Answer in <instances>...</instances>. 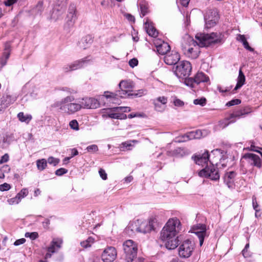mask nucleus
I'll use <instances>...</instances> for the list:
<instances>
[{
  "mask_svg": "<svg viewBox=\"0 0 262 262\" xmlns=\"http://www.w3.org/2000/svg\"><path fill=\"white\" fill-rule=\"evenodd\" d=\"M86 62V60L83 59L75 61L73 63H71L73 71L82 68Z\"/></svg>",
  "mask_w": 262,
  "mask_h": 262,
  "instance_id": "obj_31",
  "label": "nucleus"
},
{
  "mask_svg": "<svg viewBox=\"0 0 262 262\" xmlns=\"http://www.w3.org/2000/svg\"><path fill=\"white\" fill-rule=\"evenodd\" d=\"M181 222L176 217L169 219L163 228L160 234L161 239L165 243V247L168 250L176 248L179 240L177 234Z\"/></svg>",
  "mask_w": 262,
  "mask_h": 262,
  "instance_id": "obj_2",
  "label": "nucleus"
},
{
  "mask_svg": "<svg viewBox=\"0 0 262 262\" xmlns=\"http://www.w3.org/2000/svg\"><path fill=\"white\" fill-rule=\"evenodd\" d=\"M170 46L168 43L165 41L163 42V43L161 44L160 46H159L158 49H157L158 53L161 55L166 54L168 52L170 51Z\"/></svg>",
  "mask_w": 262,
  "mask_h": 262,
  "instance_id": "obj_27",
  "label": "nucleus"
},
{
  "mask_svg": "<svg viewBox=\"0 0 262 262\" xmlns=\"http://www.w3.org/2000/svg\"><path fill=\"white\" fill-rule=\"evenodd\" d=\"M206 99L202 97L200 99H196L193 100V103L195 105H200L201 106H204L206 104Z\"/></svg>",
  "mask_w": 262,
  "mask_h": 262,
  "instance_id": "obj_42",
  "label": "nucleus"
},
{
  "mask_svg": "<svg viewBox=\"0 0 262 262\" xmlns=\"http://www.w3.org/2000/svg\"><path fill=\"white\" fill-rule=\"evenodd\" d=\"M245 76L243 72L240 69L239 71L238 76L237 79V83H236V86L234 88V90H233V91L234 92V91H237V90L239 89L245 84ZM233 93H234V92H233Z\"/></svg>",
  "mask_w": 262,
  "mask_h": 262,
  "instance_id": "obj_26",
  "label": "nucleus"
},
{
  "mask_svg": "<svg viewBox=\"0 0 262 262\" xmlns=\"http://www.w3.org/2000/svg\"><path fill=\"white\" fill-rule=\"evenodd\" d=\"M17 117L21 122H25L26 123H29L32 119V116L31 115H25L23 112L19 113L17 115Z\"/></svg>",
  "mask_w": 262,
  "mask_h": 262,
  "instance_id": "obj_35",
  "label": "nucleus"
},
{
  "mask_svg": "<svg viewBox=\"0 0 262 262\" xmlns=\"http://www.w3.org/2000/svg\"><path fill=\"white\" fill-rule=\"evenodd\" d=\"M36 165L38 170L42 171L47 166V161L45 159L38 160L36 161Z\"/></svg>",
  "mask_w": 262,
  "mask_h": 262,
  "instance_id": "obj_37",
  "label": "nucleus"
},
{
  "mask_svg": "<svg viewBox=\"0 0 262 262\" xmlns=\"http://www.w3.org/2000/svg\"><path fill=\"white\" fill-rule=\"evenodd\" d=\"M9 156L8 154H5L3 155L0 160V164H2L4 163L7 162L9 161Z\"/></svg>",
  "mask_w": 262,
  "mask_h": 262,
  "instance_id": "obj_58",
  "label": "nucleus"
},
{
  "mask_svg": "<svg viewBox=\"0 0 262 262\" xmlns=\"http://www.w3.org/2000/svg\"><path fill=\"white\" fill-rule=\"evenodd\" d=\"M252 205L253 209L255 210L256 212H257L258 211L257 209L258 207V205L257 203L256 198L254 196L252 198Z\"/></svg>",
  "mask_w": 262,
  "mask_h": 262,
  "instance_id": "obj_61",
  "label": "nucleus"
},
{
  "mask_svg": "<svg viewBox=\"0 0 262 262\" xmlns=\"http://www.w3.org/2000/svg\"><path fill=\"white\" fill-rule=\"evenodd\" d=\"M138 8L140 12V14L141 17H143L149 13L148 4L144 0L139 1Z\"/></svg>",
  "mask_w": 262,
  "mask_h": 262,
  "instance_id": "obj_24",
  "label": "nucleus"
},
{
  "mask_svg": "<svg viewBox=\"0 0 262 262\" xmlns=\"http://www.w3.org/2000/svg\"><path fill=\"white\" fill-rule=\"evenodd\" d=\"M174 69L176 75L179 78H184L190 75L192 68L189 61H182L177 64Z\"/></svg>",
  "mask_w": 262,
  "mask_h": 262,
  "instance_id": "obj_5",
  "label": "nucleus"
},
{
  "mask_svg": "<svg viewBox=\"0 0 262 262\" xmlns=\"http://www.w3.org/2000/svg\"><path fill=\"white\" fill-rule=\"evenodd\" d=\"M82 108L95 109L100 106V103L97 99L93 98H85L82 99L81 103Z\"/></svg>",
  "mask_w": 262,
  "mask_h": 262,
  "instance_id": "obj_13",
  "label": "nucleus"
},
{
  "mask_svg": "<svg viewBox=\"0 0 262 262\" xmlns=\"http://www.w3.org/2000/svg\"><path fill=\"white\" fill-rule=\"evenodd\" d=\"M125 16L126 18L128 21H129L130 22H134V23L135 22V17H134L133 15H132V14H128V13H127V14H126L125 15Z\"/></svg>",
  "mask_w": 262,
  "mask_h": 262,
  "instance_id": "obj_63",
  "label": "nucleus"
},
{
  "mask_svg": "<svg viewBox=\"0 0 262 262\" xmlns=\"http://www.w3.org/2000/svg\"><path fill=\"white\" fill-rule=\"evenodd\" d=\"M67 19L69 25H72L77 19L76 6L74 4L69 6Z\"/></svg>",
  "mask_w": 262,
  "mask_h": 262,
  "instance_id": "obj_21",
  "label": "nucleus"
},
{
  "mask_svg": "<svg viewBox=\"0 0 262 262\" xmlns=\"http://www.w3.org/2000/svg\"><path fill=\"white\" fill-rule=\"evenodd\" d=\"M184 154L183 149L180 147H178L172 151H167V155L168 156L182 157Z\"/></svg>",
  "mask_w": 262,
  "mask_h": 262,
  "instance_id": "obj_32",
  "label": "nucleus"
},
{
  "mask_svg": "<svg viewBox=\"0 0 262 262\" xmlns=\"http://www.w3.org/2000/svg\"><path fill=\"white\" fill-rule=\"evenodd\" d=\"M82 108V105L80 103H70L66 105H61L60 109L69 114H73L79 111Z\"/></svg>",
  "mask_w": 262,
  "mask_h": 262,
  "instance_id": "obj_14",
  "label": "nucleus"
},
{
  "mask_svg": "<svg viewBox=\"0 0 262 262\" xmlns=\"http://www.w3.org/2000/svg\"><path fill=\"white\" fill-rule=\"evenodd\" d=\"M194 247L195 244L193 241L189 239L184 241L179 248V255L183 258L189 257L192 255Z\"/></svg>",
  "mask_w": 262,
  "mask_h": 262,
  "instance_id": "obj_6",
  "label": "nucleus"
},
{
  "mask_svg": "<svg viewBox=\"0 0 262 262\" xmlns=\"http://www.w3.org/2000/svg\"><path fill=\"white\" fill-rule=\"evenodd\" d=\"M237 173L234 171H230L226 172L224 177V181L226 185L229 187L231 188L233 186L234 179Z\"/></svg>",
  "mask_w": 262,
  "mask_h": 262,
  "instance_id": "obj_22",
  "label": "nucleus"
},
{
  "mask_svg": "<svg viewBox=\"0 0 262 262\" xmlns=\"http://www.w3.org/2000/svg\"><path fill=\"white\" fill-rule=\"evenodd\" d=\"M62 241L60 238H53L51 245L48 248V253L45 255V258L47 259L51 256L52 253L55 252L56 249L61 247Z\"/></svg>",
  "mask_w": 262,
  "mask_h": 262,
  "instance_id": "obj_16",
  "label": "nucleus"
},
{
  "mask_svg": "<svg viewBox=\"0 0 262 262\" xmlns=\"http://www.w3.org/2000/svg\"><path fill=\"white\" fill-rule=\"evenodd\" d=\"M99 173L100 174V177L102 178V179L105 180L107 179V174L105 172V171L102 169L100 168L99 170Z\"/></svg>",
  "mask_w": 262,
  "mask_h": 262,
  "instance_id": "obj_56",
  "label": "nucleus"
},
{
  "mask_svg": "<svg viewBox=\"0 0 262 262\" xmlns=\"http://www.w3.org/2000/svg\"><path fill=\"white\" fill-rule=\"evenodd\" d=\"M209 157L208 152L207 151L202 155L199 154L193 156L192 159H193L196 164L203 166L205 164H208Z\"/></svg>",
  "mask_w": 262,
  "mask_h": 262,
  "instance_id": "obj_19",
  "label": "nucleus"
},
{
  "mask_svg": "<svg viewBox=\"0 0 262 262\" xmlns=\"http://www.w3.org/2000/svg\"><path fill=\"white\" fill-rule=\"evenodd\" d=\"M241 103V100L239 99H233L231 101H228L226 104L227 106H231L239 104Z\"/></svg>",
  "mask_w": 262,
  "mask_h": 262,
  "instance_id": "obj_44",
  "label": "nucleus"
},
{
  "mask_svg": "<svg viewBox=\"0 0 262 262\" xmlns=\"http://www.w3.org/2000/svg\"><path fill=\"white\" fill-rule=\"evenodd\" d=\"M235 122V119H230V116L229 117L226 118L224 119L221 120L219 122L218 126L220 128H225L228 126L230 123Z\"/></svg>",
  "mask_w": 262,
  "mask_h": 262,
  "instance_id": "obj_30",
  "label": "nucleus"
},
{
  "mask_svg": "<svg viewBox=\"0 0 262 262\" xmlns=\"http://www.w3.org/2000/svg\"><path fill=\"white\" fill-rule=\"evenodd\" d=\"M153 101L158 103H161L162 105H165L167 102V98L165 96H160L154 99Z\"/></svg>",
  "mask_w": 262,
  "mask_h": 262,
  "instance_id": "obj_40",
  "label": "nucleus"
},
{
  "mask_svg": "<svg viewBox=\"0 0 262 262\" xmlns=\"http://www.w3.org/2000/svg\"><path fill=\"white\" fill-rule=\"evenodd\" d=\"M26 240L24 238H20L18 239H17L15 241L14 243V245L15 246H17L19 245H20L21 244H24L26 242Z\"/></svg>",
  "mask_w": 262,
  "mask_h": 262,
  "instance_id": "obj_59",
  "label": "nucleus"
},
{
  "mask_svg": "<svg viewBox=\"0 0 262 262\" xmlns=\"http://www.w3.org/2000/svg\"><path fill=\"white\" fill-rule=\"evenodd\" d=\"M65 10L66 8L63 5H56L53 8L50 19L56 21L60 18Z\"/></svg>",
  "mask_w": 262,
  "mask_h": 262,
  "instance_id": "obj_15",
  "label": "nucleus"
},
{
  "mask_svg": "<svg viewBox=\"0 0 262 262\" xmlns=\"http://www.w3.org/2000/svg\"><path fill=\"white\" fill-rule=\"evenodd\" d=\"M251 112V108L249 107H245L241 109L234 111L230 115V119H239L241 117H244L246 115L249 114Z\"/></svg>",
  "mask_w": 262,
  "mask_h": 262,
  "instance_id": "obj_20",
  "label": "nucleus"
},
{
  "mask_svg": "<svg viewBox=\"0 0 262 262\" xmlns=\"http://www.w3.org/2000/svg\"><path fill=\"white\" fill-rule=\"evenodd\" d=\"M219 12L216 9H208L204 15L205 28L209 29L215 26L219 19Z\"/></svg>",
  "mask_w": 262,
  "mask_h": 262,
  "instance_id": "obj_7",
  "label": "nucleus"
},
{
  "mask_svg": "<svg viewBox=\"0 0 262 262\" xmlns=\"http://www.w3.org/2000/svg\"><path fill=\"white\" fill-rule=\"evenodd\" d=\"M144 90L141 89L137 91V93H129L128 94V96H134V97H141L143 95H144Z\"/></svg>",
  "mask_w": 262,
  "mask_h": 262,
  "instance_id": "obj_51",
  "label": "nucleus"
},
{
  "mask_svg": "<svg viewBox=\"0 0 262 262\" xmlns=\"http://www.w3.org/2000/svg\"><path fill=\"white\" fill-rule=\"evenodd\" d=\"M62 70L65 73L73 71L71 64L64 66L63 67Z\"/></svg>",
  "mask_w": 262,
  "mask_h": 262,
  "instance_id": "obj_62",
  "label": "nucleus"
},
{
  "mask_svg": "<svg viewBox=\"0 0 262 262\" xmlns=\"http://www.w3.org/2000/svg\"><path fill=\"white\" fill-rule=\"evenodd\" d=\"M43 10V2L39 1L36 6L32 9V13L35 15H41Z\"/></svg>",
  "mask_w": 262,
  "mask_h": 262,
  "instance_id": "obj_34",
  "label": "nucleus"
},
{
  "mask_svg": "<svg viewBox=\"0 0 262 262\" xmlns=\"http://www.w3.org/2000/svg\"><path fill=\"white\" fill-rule=\"evenodd\" d=\"M117 252L113 247H108L103 252L101 255L102 260L105 262H112L115 259Z\"/></svg>",
  "mask_w": 262,
  "mask_h": 262,
  "instance_id": "obj_11",
  "label": "nucleus"
},
{
  "mask_svg": "<svg viewBox=\"0 0 262 262\" xmlns=\"http://www.w3.org/2000/svg\"><path fill=\"white\" fill-rule=\"evenodd\" d=\"M153 103L154 104L155 110L157 111H163L165 108V105H162L161 103H158L154 101Z\"/></svg>",
  "mask_w": 262,
  "mask_h": 262,
  "instance_id": "obj_46",
  "label": "nucleus"
},
{
  "mask_svg": "<svg viewBox=\"0 0 262 262\" xmlns=\"http://www.w3.org/2000/svg\"><path fill=\"white\" fill-rule=\"evenodd\" d=\"M145 28L148 34L152 37H156L158 33L156 29L150 24L148 21V19L146 18V20L144 23Z\"/></svg>",
  "mask_w": 262,
  "mask_h": 262,
  "instance_id": "obj_25",
  "label": "nucleus"
},
{
  "mask_svg": "<svg viewBox=\"0 0 262 262\" xmlns=\"http://www.w3.org/2000/svg\"><path fill=\"white\" fill-rule=\"evenodd\" d=\"M11 50V43L10 41H7L4 45V51L3 52V53H4V55L6 56L7 57H8V56H10Z\"/></svg>",
  "mask_w": 262,
  "mask_h": 262,
  "instance_id": "obj_39",
  "label": "nucleus"
},
{
  "mask_svg": "<svg viewBox=\"0 0 262 262\" xmlns=\"http://www.w3.org/2000/svg\"><path fill=\"white\" fill-rule=\"evenodd\" d=\"M9 57L10 56H8V57H7L6 56L4 55V53H3V55L0 58V64L2 67L5 66L7 64V60L9 59Z\"/></svg>",
  "mask_w": 262,
  "mask_h": 262,
  "instance_id": "obj_50",
  "label": "nucleus"
},
{
  "mask_svg": "<svg viewBox=\"0 0 262 262\" xmlns=\"http://www.w3.org/2000/svg\"><path fill=\"white\" fill-rule=\"evenodd\" d=\"M26 237H29L32 240H34L38 237V233L36 232H26L25 234Z\"/></svg>",
  "mask_w": 262,
  "mask_h": 262,
  "instance_id": "obj_43",
  "label": "nucleus"
},
{
  "mask_svg": "<svg viewBox=\"0 0 262 262\" xmlns=\"http://www.w3.org/2000/svg\"><path fill=\"white\" fill-rule=\"evenodd\" d=\"M21 201L20 197L17 194L14 198L8 199L7 200L8 203L9 205H12L14 204H17Z\"/></svg>",
  "mask_w": 262,
  "mask_h": 262,
  "instance_id": "obj_41",
  "label": "nucleus"
},
{
  "mask_svg": "<svg viewBox=\"0 0 262 262\" xmlns=\"http://www.w3.org/2000/svg\"><path fill=\"white\" fill-rule=\"evenodd\" d=\"M16 97L10 95H7L3 100V104L8 106L16 101Z\"/></svg>",
  "mask_w": 262,
  "mask_h": 262,
  "instance_id": "obj_38",
  "label": "nucleus"
},
{
  "mask_svg": "<svg viewBox=\"0 0 262 262\" xmlns=\"http://www.w3.org/2000/svg\"><path fill=\"white\" fill-rule=\"evenodd\" d=\"M119 86L120 89H124L130 92V90L134 88V83L130 80H121L119 84Z\"/></svg>",
  "mask_w": 262,
  "mask_h": 262,
  "instance_id": "obj_28",
  "label": "nucleus"
},
{
  "mask_svg": "<svg viewBox=\"0 0 262 262\" xmlns=\"http://www.w3.org/2000/svg\"><path fill=\"white\" fill-rule=\"evenodd\" d=\"M70 127L74 130H77L79 129L78 123L76 120H73L70 121L69 123Z\"/></svg>",
  "mask_w": 262,
  "mask_h": 262,
  "instance_id": "obj_45",
  "label": "nucleus"
},
{
  "mask_svg": "<svg viewBox=\"0 0 262 262\" xmlns=\"http://www.w3.org/2000/svg\"><path fill=\"white\" fill-rule=\"evenodd\" d=\"M173 104L175 106L179 107L182 106L184 105V103L183 101L176 98L173 100Z\"/></svg>",
  "mask_w": 262,
  "mask_h": 262,
  "instance_id": "obj_55",
  "label": "nucleus"
},
{
  "mask_svg": "<svg viewBox=\"0 0 262 262\" xmlns=\"http://www.w3.org/2000/svg\"><path fill=\"white\" fill-rule=\"evenodd\" d=\"M110 110H111V108L108 109L107 110V111H109V112H106L107 116L110 118L118 119L119 118L118 113H113L112 112H113V111H110Z\"/></svg>",
  "mask_w": 262,
  "mask_h": 262,
  "instance_id": "obj_48",
  "label": "nucleus"
},
{
  "mask_svg": "<svg viewBox=\"0 0 262 262\" xmlns=\"http://www.w3.org/2000/svg\"><path fill=\"white\" fill-rule=\"evenodd\" d=\"M68 171V170L67 169L60 168L56 170L55 174L58 176H61L63 174L67 173Z\"/></svg>",
  "mask_w": 262,
  "mask_h": 262,
  "instance_id": "obj_49",
  "label": "nucleus"
},
{
  "mask_svg": "<svg viewBox=\"0 0 262 262\" xmlns=\"http://www.w3.org/2000/svg\"><path fill=\"white\" fill-rule=\"evenodd\" d=\"M180 56L179 53L172 51L170 54H166L164 57V61L168 65L176 64L180 60Z\"/></svg>",
  "mask_w": 262,
  "mask_h": 262,
  "instance_id": "obj_17",
  "label": "nucleus"
},
{
  "mask_svg": "<svg viewBox=\"0 0 262 262\" xmlns=\"http://www.w3.org/2000/svg\"><path fill=\"white\" fill-rule=\"evenodd\" d=\"M93 41L92 37L90 35H86L79 42V48L83 50L86 49L92 43Z\"/></svg>",
  "mask_w": 262,
  "mask_h": 262,
  "instance_id": "obj_23",
  "label": "nucleus"
},
{
  "mask_svg": "<svg viewBox=\"0 0 262 262\" xmlns=\"http://www.w3.org/2000/svg\"><path fill=\"white\" fill-rule=\"evenodd\" d=\"M157 220L156 217L152 216L149 219L148 223L146 225H141L140 227L136 228V230L140 233H146L154 230V224L157 223Z\"/></svg>",
  "mask_w": 262,
  "mask_h": 262,
  "instance_id": "obj_12",
  "label": "nucleus"
},
{
  "mask_svg": "<svg viewBox=\"0 0 262 262\" xmlns=\"http://www.w3.org/2000/svg\"><path fill=\"white\" fill-rule=\"evenodd\" d=\"M95 239L92 237H89L86 240L80 242L81 246L84 248H87L91 247L94 243Z\"/></svg>",
  "mask_w": 262,
  "mask_h": 262,
  "instance_id": "obj_36",
  "label": "nucleus"
},
{
  "mask_svg": "<svg viewBox=\"0 0 262 262\" xmlns=\"http://www.w3.org/2000/svg\"><path fill=\"white\" fill-rule=\"evenodd\" d=\"M10 188V185L7 183H5L0 185V191H7L9 190Z\"/></svg>",
  "mask_w": 262,
  "mask_h": 262,
  "instance_id": "obj_52",
  "label": "nucleus"
},
{
  "mask_svg": "<svg viewBox=\"0 0 262 262\" xmlns=\"http://www.w3.org/2000/svg\"><path fill=\"white\" fill-rule=\"evenodd\" d=\"M237 40L242 42L244 48L250 52H253L254 51V49L249 46L244 35L238 34L237 37Z\"/></svg>",
  "mask_w": 262,
  "mask_h": 262,
  "instance_id": "obj_29",
  "label": "nucleus"
},
{
  "mask_svg": "<svg viewBox=\"0 0 262 262\" xmlns=\"http://www.w3.org/2000/svg\"><path fill=\"white\" fill-rule=\"evenodd\" d=\"M129 65L132 68L137 66L138 63V60L136 58H133L129 61Z\"/></svg>",
  "mask_w": 262,
  "mask_h": 262,
  "instance_id": "obj_57",
  "label": "nucleus"
},
{
  "mask_svg": "<svg viewBox=\"0 0 262 262\" xmlns=\"http://www.w3.org/2000/svg\"><path fill=\"white\" fill-rule=\"evenodd\" d=\"M224 35L220 32H212L210 34L200 33L195 36L194 40L191 36L186 34L183 38L182 49L183 53L188 57L196 59L200 53V47H209L223 42Z\"/></svg>",
  "mask_w": 262,
  "mask_h": 262,
  "instance_id": "obj_1",
  "label": "nucleus"
},
{
  "mask_svg": "<svg viewBox=\"0 0 262 262\" xmlns=\"http://www.w3.org/2000/svg\"><path fill=\"white\" fill-rule=\"evenodd\" d=\"M199 176L214 181H218L220 177L218 168L213 164L210 166L207 165L200 170L199 172Z\"/></svg>",
  "mask_w": 262,
  "mask_h": 262,
  "instance_id": "obj_4",
  "label": "nucleus"
},
{
  "mask_svg": "<svg viewBox=\"0 0 262 262\" xmlns=\"http://www.w3.org/2000/svg\"><path fill=\"white\" fill-rule=\"evenodd\" d=\"M28 193V191L27 189H23L17 194V195H18V196L20 197V199L21 200L23 198L27 196Z\"/></svg>",
  "mask_w": 262,
  "mask_h": 262,
  "instance_id": "obj_54",
  "label": "nucleus"
},
{
  "mask_svg": "<svg viewBox=\"0 0 262 262\" xmlns=\"http://www.w3.org/2000/svg\"><path fill=\"white\" fill-rule=\"evenodd\" d=\"M193 232L195 233L199 239L200 246L203 244L204 238L208 236L206 231V226L204 224H198L192 228Z\"/></svg>",
  "mask_w": 262,
  "mask_h": 262,
  "instance_id": "obj_10",
  "label": "nucleus"
},
{
  "mask_svg": "<svg viewBox=\"0 0 262 262\" xmlns=\"http://www.w3.org/2000/svg\"><path fill=\"white\" fill-rule=\"evenodd\" d=\"M75 99V98L73 96H68L62 99L60 101L58 102L57 103V105L60 107L61 105H66L67 104H69L72 103Z\"/></svg>",
  "mask_w": 262,
  "mask_h": 262,
  "instance_id": "obj_33",
  "label": "nucleus"
},
{
  "mask_svg": "<svg viewBox=\"0 0 262 262\" xmlns=\"http://www.w3.org/2000/svg\"><path fill=\"white\" fill-rule=\"evenodd\" d=\"M124 258L126 262H133L136 257L138 247L137 244L131 239L125 241L123 245Z\"/></svg>",
  "mask_w": 262,
  "mask_h": 262,
  "instance_id": "obj_3",
  "label": "nucleus"
},
{
  "mask_svg": "<svg viewBox=\"0 0 262 262\" xmlns=\"http://www.w3.org/2000/svg\"><path fill=\"white\" fill-rule=\"evenodd\" d=\"M59 161L60 160L59 159L55 158L53 157H50L48 159V163L50 164H53L54 166H56V165H57L59 163Z\"/></svg>",
  "mask_w": 262,
  "mask_h": 262,
  "instance_id": "obj_47",
  "label": "nucleus"
},
{
  "mask_svg": "<svg viewBox=\"0 0 262 262\" xmlns=\"http://www.w3.org/2000/svg\"><path fill=\"white\" fill-rule=\"evenodd\" d=\"M209 81V78L203 72H198L194 78H189L186 79L185 83L186 85L191 88H194L200 83L207 82Z\"/></svg>",
  "mask_w": 262,
  "mask_h": 262,
  "instance_id": "obj_8",
  "label": "nucleus"
},
{
  "mask_svg": "<svg viewBox=\"0 0 262 262\" xmlns=\"http://www.w3.org/2000/svg\"><path fill=\"white\" fill-rule=\"evenodd\" d=\"M203 136V132L202 130L198 129L195 131L190 132L185 134L182 137V140H179L178 142H185L188 140L194 139H200Z\"/></svg>",
  "mask_w": 262,
  "mask_h": 262,
  "instance_id": "obj_18",
  "label": "nucleus"
},
{
  "mask_svg": "<svg viewBox=\"0 0 262 262\" xmlns=\"http://www.w3.org/2000/svg\"><path fill=\"white\" fill-rule=\"evenodd\" d=\"M86 150L89 152L97 151L98 150V147L96 144H92L86 147Z\"/></svg>",
  "mask_w": 262,
  "mask_h": 262,
  "instance_id": "obj_53",
  "label": "nucleus"
},
{
  "mask_svg": "<svg viewBox=\"0 0 262 262\" xmlns=\"http://www.w3.org/2000/svg\"><path fill=\"white\" fill-rule=\"evenodd\" d=\"M18 0H5L4 2L5 6L10 7L16 3Z\"/></svg>",
  "mask_w": 262,
  "mask_h": 262,
  "instance_id": "obj_60",
  "label": "nucleus"
},
{
  "mask_svg": "<svg viewBox=\"0 0 262 262\" xmlns=\"http://www.w3.org/2000/svg\"><path fill=\"white\" fill-rule=\"evenodd\" d=\"M163 42H164V41H162V40H161L160 39H155L154 40V43L155 46H156L157 49H158V47H159V46H160V45L163 43Z\"/></svg>",
  "mask_w": 262,
  "mask_h": 262,
  "instance_id": "obj_64",
  "label": "nucleus"
},
{
  "mask_svg": "<svg viewBox=\"0 0 262 262\" xmlns=\"http://www.w3.org/2000/svg\"><path fill=\"white\" fill-rule=\"evenodd\" d=\"M129 93H131L124 89H120L119 90L116 91L115 93L110 92L108 91L105 92V95L104 96L107 99H110V100L112 101L113 103H116V102L115 101L118 99V97L122 98L130 97V96H128Z\"/></svg>",
  "mask_w": 262,
  "mask_h": 262,
  "instance_id": "obj_9",
  "label": "nucleus"
}]
</instances>
